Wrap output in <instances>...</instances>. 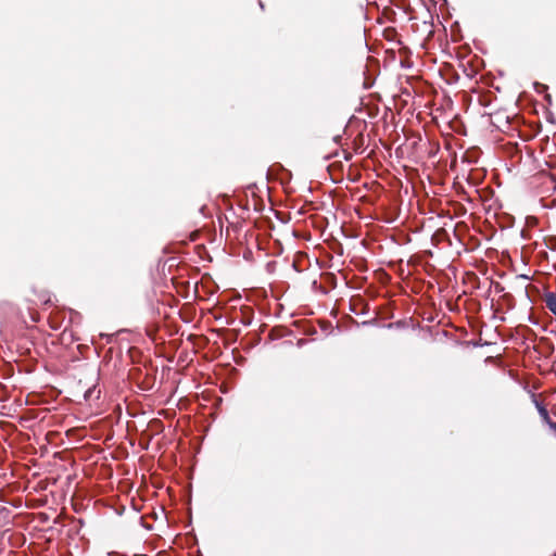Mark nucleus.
Returning a JSON list of instances; mask_svg holds the SVG:
<instances>
[{"label":"nucleus","instance_id":"nucleus-5","mask_svg":"<svg viewBox=\"0 0 556 556\" xmlns=\"http://www.w3.org/2000/svg\"><path fill=\"white\" fill-rule=\"evenodd\" d=\"M258 4H260L261 9H264V4L262 1H258Z\"/></svg>","mask_w":556,"mask_h":556},{"label":"nucleus","instance_id":"nucleus-4","mask_svg":"<svg viewBox=\"0 0 556 556\" xmlns=\"http://www.w3.org/2000/svg\"><path fill=\"white\" fill-rule=\"evenodd\" d=\"M93 392H94V389H88L85 393V399H89Z\"/></svg>","mask_w":556,"mask_h":556},{"label":"nucleus","instance_id":"nucleus-3","mask_svg":"<svg viewBox=\"0 0 556 556\" xmlns=\"http://www.w3.org/2000/svg\"><path fill=\"white\" fill-rule=\"evenodd\" d=\"M59 315H60V313H54V314H51V316H50V323H51V327L53 329H60L62 327L61 324H58Z\"/></svg>","mask_w":556,"mask_h":556},{"label":"nucleus","instance_id":"nucleus-1","mask_svg":"<svg viewBox=\"0 0 556 556\" xmlns=\"http://www.w3.org/2000/svg\"><path fill=\"white\" fill-rule=\"evenodd\" d=\"M534 403H535V407L542 418V420L548 425V427L551 429H553L555 432H556V422H554L551 417H549V414H548V410L546 409V407L539 401L534 400Z\"/></svg>","mask_w":556,"mask_h":556},{"label":"nucleus","instance_id":"nucleus-2","mask_svg":"<svg viewBox=\"0 0 556 556\" xmlns=\"http://www.w3.org/2000/svg\"><path fill=\"white\" fill-rule=\"evenodd\" d=\"M546 307L556 316V294L548 292L545 295Z\"/></svg>","mask_w":556,"mask_h":556}]
</instances>
